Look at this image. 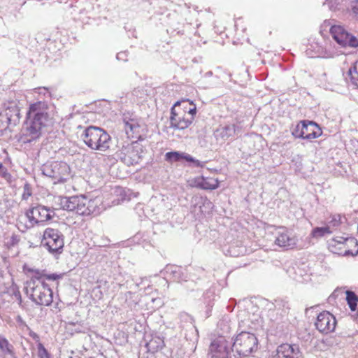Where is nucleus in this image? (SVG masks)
Masks as SVG:
<instances>
[{
  "mask_svg": "<svg viewBox=\"0 0 358 358\" xmlns=\"http://www.w3.org/2000/svg\"><path fill=\"white\" fill-rule=\"evenodd\" d=\"M52 107L45 101H38L29 105L22 129L24 143L38 141L45 128L52 122Z\"/></svg>",
  "mask_w": 358,
  "mask_h": 358,
  "instance_id": "1",
  "label": "nucleus"
},
{
  "mask_svg": "<svg viewBox=\"0 0 358 358\" xmlns=\"http://www.w3.org/2000/svg\"><path fill=\"white\" fill-rule=\"evenodd\" d=\"M262 320L257 322L249 320H241L238 322V334L234 339L231 351L236 352L240 357H245L257 350L258 340L252 331L258 329L262 326Z\"/></svg>",
  "mask_w": 358,
  "mask_h": 358,
  "instance_id": "2",
  "label": "nucleus"
},
{
  "mask_svg": "<svg viewBox=\"0 0 358 358\" xmlns=\"http://www.w3.org/2000/svg\"><path fill=\"white\" fill-rule=\"evenodd\" d=\"M24 290L29 298L38 306H49L53 302V292L41 276H33L27 281Z\"/></svg>",
  "mask_w": 358,
  "mask_h": 358,
  "instance_id": "3",
  "label": "nucleus"
},
{
  "mask_svg": "<svg viewBox=\"0 0 358 358\" xmlns=\"http://www.w3.org/2000/svg\"><path fill=\"white\" fill-rule=\"evenodd\" d=\"M80 137L85 145L94 150L106 151L111 144L110 135L103 129L95 126L86 127Z\"/></svg>",
  "mask_w": 358,
  "mask_h": 358,
  "instance_id": "4",
  "label": "nucleus"
},
{
  "mask_svg": "<svg viewBox=\"0 0 358 358\" xmlns=\"http://www.w3.org/2000/svg\"><path fill=\"white\" fill-rule=\"evenodd\" d=\"M179 102H176L171 109L170 127L174 129L182 130L187 128L193 122L196 113V106L189 107L187 113L177 108Z\"/></svg>",
  "mask_w": 358,
  "mask_h": 358,
  "instance_id": "5",
  "label": "nucleus"
},
{
  "mask_svg": "<svg viewBox=\"0 0 358 358\" xmlns=\"http://www.w3.org/2000/svg\"><path fill=\"white\" fill-rule=\"evenodd\" d=\"M42 243L50 254L57 256L63 251L64 235L57 229L48 227L43 231Z\"/></svg>",
  "mask_w": 358,
  "mask_h": 358,
  "instance_id": "6",
  "label": "nucleus"
},
{
  "mask_svg": "<svg viewBox=\"0 0 358 358\" xmlns=\"http://www.w3.org/2000/svg\"><path fill=\"white\" fill-rule=\"evenodd\" d=\"M42 173L53 179L54 183H61L66 180L70 176V167L64 162H50L41 167Z\"/></svg>",
  "mask_w": 358,
  "mask_h": 358,
  "instance_id": "7",
  "label": "nucleus"
},
{
  "mask_svg": "<svg viewBox=\"0 0 358 358\" xmlns=\"http://www.w3.org/2000/svg\"><path fill=\"white\" fill-rule=\"evenodd\" d=\"M324 26H330L329 32L334 40L341 47L358 48V38L349 33L343 26L340 24L331 25L330 22H324Z\"/></svg>",
  "mask_w": 358,
  "mask_h": 358,
  "instance_id": "8",
  "label": "nucleus"
},
{
  "mask_svg": "<svg viewBox=\"0 0 358 358\" xmlns=\"http://www.w3.org/2000/svg\"><path fill=\"white\" fill-rule=\"evenodd\" d=\"M28 219V223L26 224L27 229L34 227L36 224H43L51 220L55 215L54 210L45 206L38 205L29 209L26 213Z\"/></svg>",
  "mask_w": 358,
  "mask_h": 358,
  "instance_id": "9",
  "label": "nucleus"
},
{
  "mask_svg": "<svg viewBox=\"0 0 358 358\" xmlns=\"http://www.w3.org/2000/svg\"><path fill=\"white\" fill-rule=\"evenodd\" d=\"M231 343L227 341L224 336L214 340L209 348L211 358H229L231 350Z\"/></svg>",
  "mask_w": 358,
  "mask_h": 358,
  "instance_id": "10",
  "label": "nucleus"
},
{
  "mask_svg": "<svg viewBox=\"0 0 358 358\" xmlns=\"http://www.w3.org/2000/svg\"><path fill=\"white\" fill-rule=\"evenodd\" d=\"M58 201L60 207L65 210L72 211L78 215H82L83 208H84L85 196H59Z\"/></svg>",
  "mask_w": 358,
  "mask_h": 358,
  "instance_id": "11",
  "label": "nucleus"
},
{
  "mask_svg": "<svg viewBox=\"0 0 358 358\" xmlns=\"http://www.w3.org/2000/svg\"><path fill=\"white\" fill-rule=\"evenodd\" d=\"M298 238L285 227H278L275 232V244L285 250L293 249L296 246Z\"/></svg>",
  "mask_w": 358,
  "mask_h": 358,
  "instance_id": "12",
  "label": "nucleus"
},
{
  "mask_svg": "<svg viewBox=\"0 0 358 358\" xmlns=\"http://www.w3.org/2000/svg\"><path fill=\"white\" fill-rule=\"evenodd\" d=\"M117 157L128 166L138 164L141 159L138 148L133 144L122 147L117 153Z\"/></svg>",
  "mask_w": 358,
  "mask_h": 358,
  "instance_id": "13",
  "label": "nucleus"
},
{
  "mask_svg": "<svg viewBox=\"0 0 358 358\" xmlns=\"http://www.w3.org/2000/svg\"><path fill=\"white\" fill-rule=\"evenodd\" d=\"M315 325L320 332L327 334L334 331L336 320L329 311H322L317 315Z\"/></svg>",
  "mask_w": 358,
  "mask_h": 358,
  "instance_id": "14",
  "label": "nucleus"
},
{
  "mask_svg": "<svg viewBox=\"0 0 358 358\" xmlns=\"http://www.w3.org/2000/svg\"><path fill=\"white\" fill-rule=\"evenodd\" d=\"M5 115L6 116L8 125L15 126L20 119V110L16 101H10L4 103Z\"/></svg>",
  "mask_w": 358,
  "mask_h": 358,
  "instance_id": "15",
  "label": "nucleus"
},
{
  "mask_svg": "<svg viewBox=\"0 0 358 358\" xmlns=\"http://www.w3.org/2000/svg\"><path fill=\"white\" fill-rule=\"evenodd\" d=\"M274 358H301V353L297 345L283 343L278 347Z\"/></svg>",
  "mask_w": 358,
  "mask_h": 358,
  "instance_id": "16",
  "label": "nucleus"
},
{
  "mask_svg": "<svg viewBox=\"0 0 358 358\" xmlns=\"http://www.w3.org/2000/svg\"><path fill=\"white\" fill-rule=\"evenodd\" d=\"M165 159L171 163L185 159L187 162H193L194 166L196 167H203L204 165L203 162L194 159L190 155L178 151L166 152L165 155Z\"/></svg>",
  "mask_w": 358,
  "mask_h": 358,
  "instance_id": "17",
  "label": "nucleus"
},
{
  "mask_svg": "<svg viewBox=\"0 0 358 358\" xmlns=\"http://www.w3.org/2000/svg\"><path fill=\"white\" fill-rule=\"evenodd\" d=\"M305 127V121H301L300 123L297 124L292 130V134L296 138H301L303 139L312 140L316 138H318L322 134L321 129H317V131H313L310 133V134L307 136H303L304 134V129Z\"/></svg>",
  "mask_w": 358,
  "mask_h": 358,
  "instance_id": "18",
  "label": "nucleus"
},
{
  "mask_svg": "<svg viewBox=\"0 0 358 358\" xmlns=\"http://www.w3.org/2000/svg\"><path fill=\"white\" fill-rule=\"evenodd\" d=\"M122 123L128 138H134V134L139 132V124L136 119L124 114Z\"/></svg>",
  "mask_w": 358,
  "mask_h": 358,
  "instance_id": "19",
  "label": "nucleus"
},
{
  "mask_svg": "<svg viewBox=\"0 0 358 358\" xmlns=\"http://www.w3.org/2000/svg\"><path fill=\"white\" fill-rule=\"evenodd\" d=\"M328 248L334 254L344 256L345 237L336 236L329 241Z\"/></svg>",
  "mask_w": 358,
  "mask_h": 358,
  "instance_id": "20",
  "label": "nucleus"
},
{
  "mask_svg": "<svg viewBox=\"0 0 358 358\" xmlns=\"http://www.w3.org/2000/svg\"><path fill=\"white\" fill-rule=\"evenodd\" d=\"M316 53L317 57L322 58H333L339 55L338 51L332 45L331 42H325L324 46H317Z\"/></svg>",
  "mask_w": 358,
  "mask_h": 358,
  "instance_id": "21",
  "label": "nucleus"
},
{
  "mask_svg": "<svg viewBox=\"0 0 358 358\" xmlns=\"http://www.w3.org/2000/svg\"><path fill=\"white\" fill-rule=\"evenodd\" d=\"M236 132V126L234 124H227L219 127L214 132L215 137L217 139L223 141L233 136Z\"/></svg>",
  "mask_w": 358,
  "mask_h": 358,
  "instance_id": "22",
  "label": "nucleus"
},
{
  "mask_svg": "<svg viewBox=\"0 0 358 358\" xmlns=\"http://www.w3.org/2000/svg\"><path fill=\"white\" fill-rule=\"evenodd\" d=\"M345 257H355L358 255V241L354 237L345 238Z\"/></svg>",
  "mask_w": 358,
  "mask_h": 358,
  "instance_id": "23",
  "label": "nucleus"
},
{
  "mask_svg": "<svg viewBox=\"0 0 358 358\" xmlns=\"http://www.w3.org/2000/svg\"><path fill=\"white\" fill-rule=\"evenodd\" d=\"M350 0H325L324 4L327 5L333 11L348 10Z\"/></svg>",
  "mask_w": 358,
  "mask_h": 358,
  "instance_id": "24",
  "label": "nucleus"
},
{
  "mask_svg": "<svg viewBox=\"0 0 358 358\" xmlns=\"http://www.w3.org/2000/svg\"><path fill=\"white\" fill-rule=\"evenodd\" d=\"M84 208H83L82 215H90L92 214H97L99 210H97L99 201L97 199H89L85 196Z\"/></svg>",
  "mask_w": 358,
  "mask_h": 358,
  "instance_id": "25",
  "label": "nucleus"
},
{
  "mask_svg": "<svg viewBox=\"0 0 358 358\" xmlns=\"http://www.w3.org/2000/svg\"><path fill=\"white\" fill-rule=\"evenodd\" d=\"M196 186L203 189H215L218 187L219 182L214 178L201 177L197 180Z\"/></svg>",
  "mask_w": 358,
  "mask_h": 358,
  "instance_id": "26",
  "label": "nucleus"
},
{
  "mask_svg": "<svg viewBox=\"0 0 358 358\" xmlns=\"http://www.w3.org/2000/svg\"><path fill=\"white\" fill-rule=\"evenodd\" d=\"M164 273L166 276L172 278L173 280L180 282L182 280L181 274L182 268L180 266L176 265L166 266L164 269Z\"/></svg>",
  "mask_w": 358,
  "mask_h": 358,
  "instance_id": "27",
  "label": "nucleus"
},
{
  "mask_svg": "<svg viewBox=\"0 0 358 358\" xmlns=\"http://www.w3.org/2000/svg\"><path fill=\"white\" fill-rule=\"evenodd\" d=\"M0 350L4 355H9L13 356L14 355V348L13 345H11L8 339L0 334Z\"/></svg>",
  "mask_w": 358,
  "mask_h": 358,
  "instance_id": "28",
  "label": "nucleus"
},
{
  "mask_svg": "<svg viewBox=\"0 0 358 358\" xmlns=\"http://www.w3.org/2000/svg\"><path fill=\"white\" fill-rule=\"evenodd\" d=\"M34 273V276H41V278L45 282V280H51V281H57L59 279H61L63 277V274H57V273H50L47 274L45 273V271H40L39 270H33L32 271Z\"/></svg>",
  "mask_w": 358,
  "mask_h": 358,
  "instance_id": "29",
  "label": "nucleus"
},
{
  "mask_svg": "<svg viewBox=\"0 0 358 358\" xmlns=\"http://www.w3.org/2000/svg\"><path fill=\"white\" fill-rule=\"evenodd\" d=\"M346 301L351 311H355L357 310V306L358 303L357 295L351 290H347L345 292Z\"/></svg>",
  "mask_w": 358,
  "mask_h": 358,
  "instance_id": "30",
  "label": "nucleus"
},
{
  "mask_svg": "<svg viewBox=\"0 0 358 358\" xmlns=\"http://www.w3.org/2000/svg\"><path fill=\"white\" fill-rule=\"evenodd\" d=\"M210 204V202L208 201L206 199L203 198L202 196H194L192 198L191 201V208H194V211H196V208L199 206V212H202L201 206L205 203Z\"/></svg>",
  "mask_w": 358,
  "mask_h": 358,
  "instance_id": "31",
  "label": "nucleus"
},
{
  "mask_svg": "<svg viewBox=\"0 0 358 358\" xmlns=\"http://www.w3.org/2000/svg\"><path fill=\"white\" fill-rule=\"evenodd\" d=\"M348 75L350 77L352 84L358 88V60L355 63L354 66L349 69Z\"/></svg>",
  "mask_w": 358,
  "mask_h": 358,
  "instance_id": "32",
  "label": "nucleus"
},
{
  "mask_svg": "<svg viewBox=\"0 0 358 358\" xmlns=\"http://www.w3.org/2000/svg\"><path fill=\"white\" fill-rule=\"evenodd\" d=\"M332 232L330 229V226H326L322 227H315L312 231V236L314 238L322 237L326 234H329Z\"/></svg>",
  "mask_w": 358,
  "mask_h": 358,
  "instance_id": "33",
  "label": "nucleus"
},
{
  "mask_svg": "<svg viewBox=\"0 0 358 358\" xmlns=\"http://www.w3.org/2000/svg\"><path fill=\"white\" fill-rule=\"evenodd\" d=\"M305 121V127L304 129V134L303 136H307L310 134L313 131H317V129H321L319 126L314 122L312 121Z\"/></svg>",
  "mask_w": 358,
  "mask_h": 358,
  "instance_id": "34",
  "label": "nucleus"
},
{
  "mask_svg": "<svg viewBox=\"0 0 358 358\" xmlns=\"http://www.w3.org/2000/svg\"><path fill=\"white\" fill-rule=\"evenodd\" d=\"M178 102H179V103L177 105V108L182 110L184 113H187L189 107L196 106L193 102L190 101L189 99H184L178 101Z\"/></svg>",
  "mask_w": 358,
  "mask_h": 358,
  "instance_id": "35",
  "label": "nucleus"
},
{
  "mask_svg": "<svg viewBox=\"0 0 358 358\" xmlns=\"http://www.w3.org/2000/svg\"><path fill=\"white\" fill-rule=\"evenodd\" d=\"M38 356L39 358H50V355L41 343L37 345Z\"/></svg>",
  "mask_w": 358,
  "mask_h": 358,
  "instance_id": "36",
  "label": "nucleus"
},
{
  "mask_svg": "<svg viewBox=\"0 0 358 358\" xmlns=\"http://www.w3.org/2000/svg\"><path fill=\"white\" fill-rule=\"evenodd\" d=\"M348 11L355 15H358V0H350Z\"/></svg>",
  "mask_w": 358,
  "mask_h": 358,
  "instance_id": "37",
  "label": "nucleus"
},
{
  "mask_svg": "<svg viewBox=\"0 0 358 358\" xmlns=\"http://www.w3.org/2000/svg\"><path fill=\"white\" fill-rule=\"evenodd\" d=\"M34 90L35 93H38L39 94H43V95H44V96L45 98H49V99L51 98V94L49 92L48 88H47V87H40L38 88H35Z\"/></svg>",
  "mask_w": 358,
  "mask_h": 358,
  "instance_id": "38",
  "label": "nucleus"
},
{
  "mask_svg": "<svg viewBox=\"0 0 358 358\" xmlns=\"http://www.w3.org/2000/svg\"><path fill=\"white\" fill-rule=\"evenodd\" d=\"M31 195V191L30 187L28 184H25L24 186V191L22 195V199L23 200H27L29 197Z\"/></svg>",
  "mask_w": 358,
  "mask_h": 358,
  "instance_id": "39",
  "label": "nucleus"
},
{
  "mask_svg": "<svg viewBox=\"0 0 358 358\" xmlns=\"http://www.w3.org/2000/svg\"><path fill=\"white\" fill-rule=\"evenodd\" d=\"M0 176L8 180L10 178V174L8 172L7 169L3 166L2 163L0 162Z\"/></svg>",
  "mask_w": 358,
  "mask_h": 358,
  "instance_id": "40",
  "label": "nucleus"
},
{
  "mask_svg": "<svg viewBox=\"0 0 358 358\" xmlns=\"http://www.w3.org/2000/svg\"><path fill=\"white\" fill-rule=\"evenodd\" d=\"M341 223V216L339 215H334L332 219L329 221V226H332L334 227H337Z\"/></svg>",
  "mask_w": 358,
  "mask_h": 358,
  "instance_id": "41",
  "label": "nucleus"
},
{
  "mask_svg": "<svg viewBox=\"0 0 358 358\" xmlns=\"http://www.w3.org/2000/svg\"><path fill=\"white\" fill-rule=\"evenodd\" d=\"M127 56L128 55L127 52H120L117 54L116 58L117 60L126 62L127 61Z\"/></svg>",
  "mask_w": 358,
  "mask_h": 358,
  "instance_id": "42",
  "label": "nucleus"
},
{
  "mask_svg": "<svg viewBox=\"0 0 358 358\" xmlns=\"http://www.w3.org/2000/svg\"><path fill=\"white\" fill-rule=\"evenodd\" d=\"M219 327H220L222 328V327L223 326L224 327V329H223V334L224 333H227L229 331V329H230V327L229 325L227 323V321H225V320H222L221 321L220 323H219Z\"/></svg>",
  "mask_w": 358,
  "mask_h": 358,
  "instance_id": "43",
  "label": "nucleus"
},
{
  "mask_svg": "<svg viewBox=\"0 0 358 358\" xmlns=\"http://www.w3.org/2000/svg\"><path fill=\"white\" fill-rule=\"evenodd\" d=\"M180 316V318H184L185 320H189L190 322L192 321V317L186 313H181Z\"/></svg>",
  "mask_w": 358,
  "mask_h": 358,
  "instance_id": "44",
  "label": "nucleus"
},
{
  "mask_svg": "<svg viewBox=\"0 0 358 358\" xmlns=\"http://www.w3.org/2000/svg\"><path fill=\"white\" fill-rule=\"evenodd\" d=\"M30 336L35 340H38L39 339V337L37 335V334L34 333V332H31L30 333Z\"/></svg>",
  "mask_w": 358,
  "mask_h": 358,
  "instance_id": "45",
  "label": "nucleus"
},
{
  "mask_svg": "<svg viewBox=\"0 0 358 358\" xmlns=\"http://www.w3.org/2000/svg\"><path fill=\"white\" fill-rule=\"evenodd\" d=\"M60 302H57L55 304L54 308H55L57 310H60L61 307L59 306Z\"/></svg>",
  "mask_w": 358,
  "mask_h": 358,
  "instance_id": "46",
  "label": "nucleus"
},
{
  "mask_svg": "<svg viewBox=\"0 0 358 358\" xmlns=\"http://www.w3.org/2000/svg\"><path fill=\"white\" fill-rule=\"evenodd\" d=\"M207 74H208V76H210V75H212V72H211V71H209V72H208V73H207Z\"/></svg>",
  "mask_w": 358,
  "mask_h": 358,
  "instance_id": "47",
  "label": "nucleus"
},
{
  "mask_svg": "<svg viewBox=\"0 0 358 358\" xmlns=\"http://www.w3.org/2000/svg\"><path fill=\"white\" fill-rule=\"evenodd\" d=\"M157 299H152V302H155V301H157Z\"/></svg>",
  "mask_w": 358,
  "mask_h": 358,
  "instance_id": "48",
  "label": "nucleus"
},
{
  "mask_svg": "<svg viewBox=\"0 0 358 358\" xmlns=\"http://www.w3.org/2000/svg\"><path fill=\"white\" fill-rule=\"evenodd\" d=\"M138 234L136 235V236H135V238H138Z\"/></svg>",
  "mask_w": 358,
  "mask_h": 358,
  "instance_id": "49",
  "label": "nucleus"
}]
</instances>
